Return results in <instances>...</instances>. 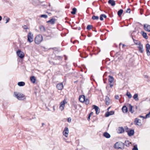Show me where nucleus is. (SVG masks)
Segmentation results:
<instances>
[{
  "instance_id": "f257e3e1",
  "label": "nucleus",
  "mask_w": 150,
  "mask_h": 150,
  "mask_svg": "<svg viewBox=\"0 0 150 150\" xmlns=\"http://www.w3.org/2000/svg\"><path fill=\"white\" fill-rule=\"evenodd\" d=\"M114 147L116 149H121L123 150L125 148V144L121 142H117L114 145Z\"/></svg>"
},
{
  "instance_id": "f03ea898",
  "label": "nucleus",
  "mask_w": 150,
  "mask_h": 150,
  "mask_svg": "<svg viewBox=\"0 0 150 150\" xmlns=\"http://www.w3.org/2000/svg\"><path fill=\"white\" fill-rule=\"evenodd\" d=\"M14 96L18 100H24L25 99L24 95L20 93L15 92L14 93Z\"/></svg>"
},
{
  "instance_id": "7ed1b4c3",
  "label": "nucleus",
  "mask_w": 150,
  "mask_h": 150,
  "mask_svg": "<svg viewBox=\"0 0 150 150\" xmlns=\"http://www.w3.org/2000/svg\"><path fill=\"white\" fill-rule=\"evenodd\" d=\"M42 40V37L41 35H38L35 38V43L39 45L41 43Z\"/></svg>"
},
{
  "instance_id": "20e7f679",
  "label": "nucleus",
  "mask_w": 150,
  "mask_h": 150,
  "mask_svg": "<svg viewBox=\"0 0 150 150\" xmlns=\"http://www.w3.org/2000/svg\"><path fill=\"white\" fill-rule=\"evenodd\" d=\"M135 44L139 45L137 47L138 50L140 52L142 53L144 51L143 45L141 44V42L135 43Z\"/></svg>"
},
{
  "instance_id": "39448f33",
  "label": "nucleus",
  "mask_w": 150,
  "mask_h": 150,
  "mask_svg": "<svg viewBox=\"0 0 150 150\" xmlns=\"http://www.w3.org/2000/svg\"><path fill=\"white\" fill-rule=\"evenodd\" d=\"M16 54L21 59H23L24 57V54L23 52L20 50H18L17 51Z\"/></svg>"
},
{
  "instance_id": "423d86ee",
  "label": "nucleus",
  "mask_w": 150,
  "mask_h": 150,
  "mask_svg": "<svg viewBox=\"0 0 150 150\" xmlns=\"http://www.w3.org/2000/svg\"><path fill=\"white\" fill-rule=\"evenodd\" d=\"M146 51L147 56H150V51H149V50H150V45L149 43L146 44Z\"/></svg>"
},
{
  "instance_id": "0eeeda50",
  "label": "nucleus",
  "mask_w": 150,
  "mask_h": 150,
  "mask_svg": "<svg viewBox=\"0 0 150 150\" xmlns=\"http://www.w3.org/2000/svg\"><path fill=\"white\" fill-rule=\"evenodd\" d=\"M31 35L32 34L31 32L29 33L28 35V41L30 43L33 41V38Z\"/></svg>"
},
{
  "instance_id": "6e6552de",
  "label": "nucleus",
  "mask_w": 150,
  "mask_h": 150,
  "mask_svg": "<svg viewBox=\"0 0 150 150\" xmlns=\"http://www.w3.org/2000/svg\"><path fill=\"white\" fill-rule=\"evenodd\" d=\"M134 122V123L135 125H137L138 126H141L142 125L141 120L137 118H135Z\"/></svg>"
},
{
  "instance_id": "1a4fd4ad",
  "label": "nucleus",
  "mask_w": 150,
  "mask_h": 150,
  "mask_svg": "<svg viewBox=\"0 0 150 150\" xmlns=\"http://www.w3.org/2000/svg\"><path fill=\"white\" fill-rule=\"evenodd\" d=\"M69 132V131L68 128L67 127H65L63 132L64 135L66 137H67L68 136Z\"/></svg>"
},
{
  "instance_id": "9d476101",
  "label": "nucleus",
  "mask_w": 150,
  "mask_h": 150,
  "mask_svg": "<svg viewBox=\"0 0 150 150\" xmlns=\"http://www.w3.org/2000/svg\"><path fill=\"white\" fill-rule=\"evenodd\" d=\"M144 30L149 32H150V25L148 24H144Z\"/></svg>"
},
{
  "instance_id": "9b49d317",
  "label": "nucleus",
  "mask_w": 150,
  "mask_h": 150,
  "mask_svg": "<svg viewBox=\"0 0 150 150\" xmlns=\"http://www.w3.org/2000/svg\"><path fill=\"white\" fill-rule=\"evenodd\" d=\"M66 101L64 100L62 101L60 103L59 106V108L62 111L64 110V107L65 106V104L66 103Z\"/></svg>"
},
{
  "instance_id": "f8f14e48",
  "label": "nucleus",
  "mask_w": 150,
  "mask_h": 150,
  "mask_svg": "<svg viewBox=\"0 0 150 150\" xmlns=\"http://www.w3.org/2000/svg\"><path fill=\"white\" fill-rule=\"evenodd\" d=\"M93 108L95 109L96 111V115H98L100 112V109L99 108L95 105H93Z\"/></svg>"
},
{
  "instance_id": "ddd939ff",
  "label": "nucleus",
  "mask_w": 150,
  "mask_h": 150,
  "mask_svg": "<svg viewBox=\"0 0 150 150\" xmlns=\"http://www.w3.org/2000/svg\"><path fill=\"white\" fill-rule=\"evenodd\" d=\"M57 88L59 90H62L63 88V84L62 83H58L57 84L56 86Z\"/></svg>"
},
{
  "instance_id": "4468645a",
  "label": "nucleus",
  "mask_w": 150,
  "mask_h": 150,
  "mask_svg": "<svg viewBox=\"0 0 150 150\" xmlns=\"http://www.w3.org/2000/svg\"><path fill=\"white\" fill-rule=\"evenodd\" d=\"M85 96L84 95H81L80 96L79 98V101L82 103H83L85 101Z\"/></svg>"
},
{
  "instance_id": "2eb2a0df",
  "label": "nucleus",
  "mask_w": 150,
  "mask_h": 150,
  "mask_svg": "<svg viewBox=\"0 0 150 150\" xmlns=\"http://www.w3.org/2000/svg\"><path fill=\"white\" fill-rule=\"evenodd\" d=\"M114 113L115 112L114 111H111L110 112H108L105 113V116L106 117H108L110 115H114Z\"/></svg>"
},
{
  "instance_id": "dca6fc26",
  "label": "nucleus",
  "mask_w": 150,
  "mask_h": 150,
  "mask_svg": "<svg viewBox=\"0 0 150 150\" xmlns=\"http://www.w3.org/2000/svg\"><path fill=\"white\" fill-rule=\"evenodd\" d=\"M134 129H130L128 132L127 134L129 136L131 137L133 135H134Z\"/></svg>"
},
{
  "instance_id": "f3484780",
  "label": "nucleus",
  "mask_w": 150,
  "mask_h": 150,
  "mask_svg": "<svg viewBox=\"0 0 150 150\" xmlns=\"http://www.w3.org/2000/svg\"><path fill=\"white\" fill-rule=\"evenodd\" d=\"M56 20L55 18H52L49 21H47V23L53 25L55 23Z\"/></svg>"
},
{
  "instance_id": "a211bd4d",
  "label": "nucleus",
  "mask_w": 150,
  "mask_h": 150,
  "mask_svg": "<svg viewBox=\"0 0 150 150\" xmlns=\"http://www.w3.org/2000/svg\"><path fill=\"white\" fill-rule=\"evenodd\" d=\"M125 132V129L122 127H119L118 128V132L119 133H122Z\"/></svg>"
},
{
  "instance_id": "6ab92c4d",
  "label": "nucleus",
  "mask_w": 150,
  "mask_h": 150,
  "mask_svg": "<svg viewBox=\"0 0 150 150\" xmlns=\"http://www.w3.org/2000/svg\"><path fill=\"white\" fill-rule=\"evenodd\" d=\"M141 33L144 38L146 39L148 38V37L146 33L143 31H141Z\"/></svg>"
},
{
  "instance_id": "aec40b11",
  "label": "nucleus",
  "mask_w": 150,
  "mask_h": 150,
  "mask_svg": "<svg viewBox=\"0 0 150 150\" xmlns=\"http://www.w3.org/2000/svg\"><path fill=\"white\" fill-rule=\"evenodd\" d=\"M103 136L107 138H109L110 137V135L107 132H105L103 134Z\"/></svg>"
},
{
  "instance_id": "412c9836",
  "label": "nucleus",
  "mask_w": 150,
  "mask_h": 150,
  "mask_svg": "<svg viewBox=\"0 0 150 150\" xmlns=\"http://www.w3.org/2000/svg\"><path fill=\"white\" fill-rule=\"evenodd\" d=\"M105 100L106 101L105 103L106 105H109L110 104V99L108 96H106Z\"/></svg>"
},
{
  "instance_id": "4be33fe9",
  "label": "nucleus",
  "mask_w": 150,
  "mask_h": 150,
  "mask_svg": "<svg viewBox=\"0 0 150 150\" xmlns=\"http://www.w3.org/2000/svg\"><path fill=\"white\" fill-rule=\"evenodd\" d=\"M122 110L124 113H127L128 112V108L125 105H124L122 107Z\"/></svg>"
},
{
  "instance_id": "5701e85b",
  "label": "nucleus",
  "mask_w": 150,
  "mask_h": 150,
  "mask_svg": "<svg viewBox=\"0 0 150 150\" xmlns=\"http://www.w3.org/2000/svg\"><path fill=\"white\" fill-rule=\"evenodd\" d=\"M30 80L31 82L34 83H35L36 81L35 77L34 76H32L30 77Z\"/></svg>"
},
{
  "instance_id": "b1692460",
  "label": "nucleus",
  "mask_w": 150,
  "mask_h": 150,
  "mask_svg": "<svg viewBox=\"0 0 150 150\" xmlns=\"http://www.w3.org/2000/svg\"><path fill=\"white\" fill-rule=\"evenodd\" d=\"M129 111L132 114L134 112V110H133V106H132L131 104H129Z\"/></svg>"
},
{
  "instance_id": "393cba45",
  "label": "nucleus",
  "mask_w": 150,
  "mask_h": 150,
  "mask_svg": "<svg viewBox=\"0 0 150 150\" xmlns=\"http://www.w3.org/2000/svg\"><path fill=\"white\" fill-rule=\"evenodd\" d=\"M109 4H110L112 6H114L115 4V1L113 0H109L108 1Z\"/></svg>"
},
{
  "instance_id": "a878e982",
  "label": "nucleus",
  "mask_w": 150,
  "mask_h": 150,
  "mask_svg": "<svg viewBox=\"0 0 150 150\" xmlns=\"http://www.w3.org/2000/svg\"><path fill=\"white\" fill-rule=\"evenodd\" d=\"M108 82L109 83H113L114 78L112 76L109 75L108 76Z\"/></svg>"
},
{
  "instance_id": "bb28decb",
  "label": "nucleus",
  "mask_w": 150,
  "mask_h": 150,
  "mask_svg": "<svg viewBox=\"0 0 150 150\" xmlns=\"http://www.w3.org/2000/svg\"><path fill=\"white\" fill-rule=\"evenodd\" d=\"M64 68L65 71H68L70 70V67L69 66L67 65V64H66L65 67H64Z\"/></svg>"
},
{
  "instance_id": "cd10ccee",
  "label": "nucleus",
  "mask_w": 150,
  "mask_h": 150,
  "mask_svg": "<svg viewBox=\"0 0 150 150\" xmlns=\"http://www.w3.org/2000/svg\"><path fill=\"white\" fill-rule=\"evenodd\" d=\"M133 98L135 100H138L139 98L138 97V94L137 93H135L133 96Z\"/></svg>"
},
{
  "instance_id": "c85d7f7f",
  "label": "nucleus",
  "mask_w": 150,
  "mask_h": 150,
  "mask_svg": "<svg viewBox=\"0 0 150 150\" xmlns=\"http://www.w3.org/2000/svg\"><path fill=\"white\" fill-rule=\"evenodd\" d=\"M123 12V10L122 9H120L117 12V15L119 16H120Z\"/></svg>"
},
{
  "instance_id": "c756f323",
  "label": "nucleus",
  "mask_w": 150,
  "mask_h": 150,
  "mask_svg": "<svg viewBox=\"0 0 150 150\" xmlns=\"http://www.w3.org/2000/svg\"><path fill=\"white\" fill-rule=\"evenodd\" d=\"M18 85L19 86H23L25 85V83L24 82H19L18 83Z\"/></svg>"
},
{
  "instance_id": "7c9ffc66",
  "label": "nucleus",
  "mask_w": 150,
  "mask_h": 150,
  "mask_svg": "<svg viewBox=\"0 0 150 150\" xmlns=\"http://www.w3.org/2000/svg\"><path fill=\"white\" fill-rule=\"evenodd\" d=\"M76 8H73L72 11L71 12V13L72 14L74 15L76 14Z\"/></svg>"
},
{
  "instance_id": "2f4dec72",
  "label": "nucleus",
  "mask_w": 150,
  "mask_h": 150,
  "mask_svg": "<svg viewBox=\"0 0 150 150\" xmlns=\"http://www.w3.org/2000/svg\"><path fill=\"white\" fill-rule=\"evenodd\" d=\"M131 143L129 142V141L128 140H126L125 141V145L127 147H128L129 146V144H131Z\"/></svg>"
},
{
  "instance_id": "473e14b6",
  "label": "nucleus",
  "mask_w": 150,
  "mask_h": 150,
  "mask_svg": "<svg viewBox=\"0 0 150 150\" xmlns=\"http://www.w3.org/2000/svg\"><path fill=\"white\" fill-rule=\"evenodd\" d=\"M5 19H6V23H7L10 20V19L7 16H5L4 17L3 19L4 20Z\"/></svg>"
},
{
  "instance_id": "72a5a7b5",
  "label": "nucleus",
  "mask_w": 150,
  "mask_h": 150,
  "mask_svg": "<svg viewBox=\"0 0 150 150\" xmlns=\"http://www.w3.org/2000/svg\"><path fill=\"white\" fill-rule=\"evenodd\" d=\"M93 26L92 25H88L86 27V29L88 30H90L91 29L93 28Z\"/></svg>"
},
{
  "instance_id": "f704fd0d",
  "label": "nucleus",
  "mask_w": 150,
  "mask_h": 150,
  "mask_svg": "<svg viewBox=\"0 0 150 150\" xmlns=\"http://www.w3.org/2000/svg\"><path fill=\"white\" fill-rule=\"evenodd\" d=\"M40 31L42 32H43L45 31V28L44 26L43 25H41L40 27Z\"/></svg>"
},
{
  "instance_id": "c9c22d12",
  "label": "nucleus",
  "mask_w": 150,
  "mask_h": 150,
  "mask_svg": "<svg viewBox=\"0 0 150 150\" xmlns=\"http://www.w3.org/2000/svg\"><path fill=\"white\" fill-rule=\"evenodd\" d=\"M126 95L129 98H130L132 97V95L128 91H127Z\"/></svg>"
},
{
  "instance_id": "e433bc0d",
  "label": "nucleus",
  "mask_w": 150,
  "mask_h": 150,
  "mask_svg": "<svg viewBox=\"0 0 150 150\" xmlns=\"http://www.w3.org/2000/svg\"><path fill=\"white\" fill-rule=\"evenodd\" d=\"M99 18L98 16L93 15L92 17V19L93 20H97L99 19Z\"/></svg>"
},
{
  "instance_id": "4c0bfd02",
  "label": "nucleus",
  "mask_w": 150,
  "mask_h": 150,
  "mask_svg": "<svg viewBox=\"0 0 150 150\" xmlns=\"http://www.w3.org/2000/svg\"><path fill=\"white\" fill-rule=\"evenodd\" d=\"M56 58L59 60H62L63 59V57L60 56H57L55 57Z\"/></svg>"
},
{
  "instance_id": "58836bf2",
  "label": "nucleus",
  "mask_w": 150,
  "mask_h": 150,
  "mask_svg": "<svg viewBox=\"0 0 150 150\" xmlns=\"http://www.w3.org/2000/svg\"><path fill=\"white\" fill-rule=\"evenodd\" d=\"M84 102H85V104L86 105H87L89 103V100L88 98H87L86 99L85 98V101Z\"/></svg>"
},
{
  "instance_id": "ea45409f",
  "label": "nucleus",
  "mask_w": 150,
  "mask_h": 150,
  "mask_svg": "<svg viewBox=\"0 0 150 150\" xmlns=\"http://www.w3.org/2000/svg\"><path fill=\"white\" fill-rule=\"evenodd\" d=\"M132 150H138L137 144L135 145L132 149Z\"/></svg>"
},
{
  "instance_id": "a19ab883",
  "label": "nucleus",
  "mask_w": 150,
  "mask_h": 150,
  "mask_svg": "<svg viewBox=\"0 0 150 150\" xmlns=\"http://www.w3.org/2000/svg\"><path fill=\"white\" fill-rule=\"evenodd\" d=\"M40 17L42 18H46L47 17V16L46 14H42L41 15Z\"/></svg>"
},
{
  "instance_id": "79ce46f5",
  "label": "nucleus",
  "mask_w": 150,
  "mask_h": 150,
  "mask_svg": "<svg viewBox=\"0 0 150 150\" xmlns=\"http://www.w3.org/2000/svg\"><path fill=\"white\" fill-rule=\"evenodd\" d=\"M150 117V111L147 114H146L145 116V118H149Z\"/></svg>"
},
{
  "instance_id": "37998d69",
  "label": "nucleus",
  "mask_w": 150,
  "mask_h": 150,
  "mask_svg": "<svg viewBox=\"0 0 150 150\" xmlns=\"http://www.w3.org/2000/svg\"><path fill=\"white\" fill-rule=\"evenodd\" d=\"M125 129L126 132L128 133L130 129L129 128H128L126 126L125 127Z\"/></svg>"
},
{
  "instance_id": "c03bdc74",
  "label": "nucleus",
  "mask_w": 150,
  "mask_h": 150,
  "mask_svg": "<svg viewBox=\"0 0 150 150\" xmlns=\"http://www.w3.org/2000/svg\"><path fill=\"white\" fill-rule=\"evenodd\" d=\"M131 9L129 8H128L126 11V12L127 13H130L131 12Z\"/></svg>"
},
{
  "instance_id": "a18cd8bd",
  "label": "nucleus",
  "mask_w": 150,
  "mask_h": 150,
  "mask_svg": "<svg viewBox=\"0 0 150 150\" xmlns=\"http://www.w3.org/2000/svg\"><path fill=\"white\" fill-rule=\"evenodd\" d=\"M109 85L110 86V87L111 88L113 86V85H114V83H109Z\"/></svg>"
},
{
  "instance_id": "49530a36",
  "label": "nucleus",
  "mask_w": 150,
  "mask_h": 150,
  "mask_svg": "<svg viewBox=\"0 0 150 150\" xmlns=\"http://www.w3.org/2000/svg\"><path fill=\"white\" fill-rule=\"evenodd\" d=\"M120 55V54L119 52H117L115 54V55L116 57H118L119 55Z\"/></svg>"
},
{
  "instance_id": "de8ad7c7",
  "label": "nucleus",
  "mask_w": 150,
  "mask_h": 150,
  "mask_svg": "<svg viewBox=\"0 0 150 150\" xmlns=\"http://www.w3.org/2000/svg\"><path fill=\"white\" fill-rule=\"evenodd\" d=\"M103 15L101 14L100 17V19L101 21H103Z\"/></svg>"
},
{
  "instance_id": "09e8293b",
  "label": "nucleus",
  "mask_w": 150,
  "mask_h": 150,
  "mask_svg": "<svg viewBox=\"0 0 150 150\" xmlns=\"http://www.w3.org/2000/svg\"><path fill=\"white\" fill-rule=\"evenodd\" d=\"M23 28L24 29H28V27L26 25H24L23 26Z\"/></svg>"
},
{
  "instance_id": "8fccbe9b",
  "label": "nucleus",
  "mask_w": 150,
  "mask_h": 150,
  "mask_svg": "<svg viewBox=\"0 0 150 150\" xmlns=\"http://www.w3.org/2000/svg\"><path fill=\"white\" fill-rule=\"evenodd\" d=\"M67 121L69 122H70L71 121V117H69L67 119Z\"/></svg>"
},
{
  "instance_id": "3c124183",
  "label": "nucleus",
  "mask_w": 150,
  "mask_h": 150,
  "mask_svg": "<svg viewBox=\"0 0 150 150\" xmlns=\"http://www.w3.org/2000/svg\"><path fill=\"white\" fill-rule=\"evenodd\" d=\"M115 98L116 99H118L119 97V96L118 95H115Z\"/></svg>"
},
{
  "instance_id": "603ef678",
  "label": "nucleus",
  "mask_w": 150,
  "mask_h": 150,
  "mask_svg": "<svg viewBox=\"0 0 150 150\" xmlns=\"http://www.w3.org/2000/svg\"><path fill=\"white\" fill-rule=\"evenodd\" d=\"M143 10L142 9H140V13L141 15H142L143 14Z\"/></svg>"
},
{
  "instance_id": "864d4df0",
  "label": "nucleus",
  "mask_w": 150,
  "mask_h": 150,
  "mask_svg": "<svg viewBox=\"0 0 150 150\" xmlns=\"http://www.w3.org/2000/svg\"><path fill=\"white\" fill-rule=\"evenodd\" d=\"M53 65H60L61 64V63H55L54 62H53Z\"/></svg>"
},
{
  "instance_id": "5fc2aeb1",
  "label": "nucleus",
  "mask_w": 150,
  "mask_h": 150,
  "mask_svg": "<svg viewBox=\"0 0 150 150\" xmlns=\"http://www.w3.org/2000/svg\"><path fill=\"white\" fill-rule=\"evenodd\" d=\"M132 39H133V41H134V43H135H135H135V42H138V40H134V39L133 38V37H132Z\"/></svg>"
},
{
  "instance_id": "6e6d98bb",
  "label": "nucleus",
  "mask_w": 150,
  "mask_h": 150,
  "mask_svg": "<svg viewBox=\"0 0 150 150\" xmlns=\"http://www.w3.org/2000/svg\"><path fill=\"white\" fill-rule=\"evenodd\" d=\"M139 117H140V118H143V119H146V118H145V116L144 117L143 116H142V115H139Z\"/></svg>"
},
{
  "instance_id": "4d7b16f0",
  "label": "nucleus",
  "mask_w": 150,
  "mask_h": 150,
  "mask_svg": "<svg viewBox=\"0 0 150 150\" xmlns=\"http://www.w3.org/2000/svg\"><path fill=\"white\" fill-rule=\"evenodd\" d=\"M91 116H90V115H88V116L87 118V120L88 121H89L90 120Z\"/></svg>"
},
{
  "instance_id": "13d9d810",
  "label": "nucleus",
  "mask_w": 150,
  "mask_h": 150,
  "mask_svg": "<svg viewBox=\"0 0 150 150\" xmlns=\"http://www.w3.org/2000/svg\"><path fill=\"white\" fill-rule=\"evenodd\" d=\"M102 15H103V16L104 18H107V16L104 14H102Z\"/></svg>"
},
{
  "instance_id": "bf43d9fd",
  "label": "nucleus",
  "mask_w": 150,
  "mask_h": 150,
  "mask_svg": "<svg viewBox=\"0 0 150 150\" xmlns=\"http://www.w3.org/2000/svg\"><path fill=\"white\" fill-rule=\"evenodd\" d=\"M92 30L93 31H95V32H97V31L96 30V28H92Z\"/></svg>"
},
{
  "instance_id": "052dcab7",
  "label": "nucleus",
  "mask_w": 150,
  "mask_h": 150,
  "mask_svg": "<svg viewBox=\"0 0 150 150\" xmlns=\"http://www.w3.org/2000/svg\"><path fill=\"white\" fill-rule=\"evenodd\" d=\"M73 106L76 109L77 108V105L76 104H74L73 105Z\"/></svg>"
},
{
  "instance_id": "680f3d73",
  "label": "nucleus",
  "mask_w": 150,
  "mask_h": 150,
  "mask_svg": "<svg viewBox=\"0 0 150 150\" xmlns=\"http://www.w3.org/2000/svg\"><path fill=\"white\" fill-rule=\"evenodd\" d=\"M64 56L65 57V60H67V57L66 55H64Z\"/></svg>"
},
{
  "instance_id": "e2e57ef3",
  "label": "nucleus",
  "mask_w": 150,
  "mask_h": 150,
  "mask_svg": "<svg viewBox=\"0 0 150 150\" xmlns=\"http://www.w3.org/2000/svg\"><path fill=\"white\" fill-rule=\"evenodd\" d=\"M106 80H107L106 79V80H105V79H103V82H104V83H106Z\"/></svg>"
},
{
  "instance_id": "0e129e2a",
  "label": "nucleus",
  "mask_w": 150,
  "mask_h": 150,
  "mask_svg": "<svg viewBox=\"0 0 150 150\" xmlns=\"http://www.w3.org/2000/svg\"><path fill=\"white\" fill-rule=\"evenodd\" d=\"M127 46L124 44H122V47L123 48L124 47H126Z\"/></svg>"
},
{
  "instance_id": "69168bd1",
  "label": "nucleus",
  "mask_w": 150,
  "mask_h": 150,
  "mask_svg": "<svg viewBox=\"0 0 150 150\" xmlns=\"http://www.w3.org/2000/svg\"><path fill=\"white\" fill-rule=\"evenodd\" d=\"M44 125H45V124L44 123H42V126L41 127H43Z\"/></svg>"
},
{
  "instance_id": "338daca9",
  "label": "nucleus",
  "mask_w": 150,
  "mask_h": 150,
  "mask_svg": "<svg viewBox=\"0 0 150 150\" xmlns=\"http://www.w3.org/2000/svg\"><path fill=\"white\" fill-rule=\"evenodd\" d=\"M73 64H74V65L75 66H77V64H76V63H73Z\"/></svg>"
},
{
  "instance_id": "774afa93",
  "label": "nucleus",
  "mask_w": 150,
  "mask_h": 150,
  "mask_svg": "<svg viewBox=\"0 0 150 150\" xmlns=\"http://www.w3.org/2000/svg\"><path fill=\"white\" fill-rule=\"evenodd\" d=\"M145 78H148V76L147 75H145L144 76Z\"/></svg>"
}]
</instances>
